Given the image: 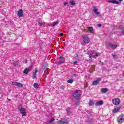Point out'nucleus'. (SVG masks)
<instances>
[{
    "label": "nucleus",
    "mask_w": 124,
    "mask_h": 124,
    "mask_svg": "<svg viewBox=\"0 0 124 124\" xmlns=\"http://www.w3.org/2000/svg\"><path fill=\"white\" fill-rule=\"evenodd\" d=\"M86 113H87L88 117H89V116H90V117H91V116H92V112L87 111Z\"/></svg>",
    "instance_id": "32"
},
{
    "label": "nucleus",
    "mask_w": 124,
    "mask_h": 124,
    "mask_svg": "<svg viewBox=\"0 0 124 124\" xmlns=\"http://www.w3.org/2000/svg\"><path fill=\"white\" fill-rule=\"evenodd\" d=\"M19 110L20 112V113L22 114V117H26V109L21 108H19Z\"/></svg>",
    "instance_id": "7"
},
{
    "label": "nucleus",
    "mask_w": 124,
    "mask_h": 124,
    "mask_svg": "<svg viewBox=\"0 0 124 124\" xmlns=\"http://www.w3.org/2000/svg\"><path fill=\"white\" fill-rule=\"evenodd\" d=\"M111 55L113 57V60H117V59H118V55L115 54V53L112 54Z\"/></svg>",
    "instance_id": "21"
},
{
    "label": "nucleus",
    "mask_w": 124,
    "mask_h": 124,
    "mask_svg": "<svg viewBox=\"0 0 124 124\" xmlns=\"http://www.w3.org/2000/svg\"><path fill=\"white\" fill-rule=\"evenodd\" d=\"M73 76H74V77H76V75L75 74H74L73 75Z\"/></svg>",
    "instance_id": "39"
},
{
    "label": "nucleus",
    "mask_w": 124,
    "mask_h": 124,
    "mask_svg": "<svg viewBox=\"0 0 124 124\" xmlns=\"http://www.w3.org/2000/svg\"><path fill=\"white\" fill-rule=\"evenodd\" d=\"M59 24V22H54L52 23L51 24V27H55V26L58 25Z\"/></svg>",
    "instance_id": "25"
},
{
    "label": "nucleus",
    "mask_w": 124,
    "mask_h": 124,
    "mask_svg": "<svg viewBox=\"0 0 124 124\" xmlns=\"http://www.w3.org/2000/svg\"><path fill=\"white\" fill-rule=\"evenodd\" d=\"M13 85H15L16 86H17V87H20V88H23V84L21 83L18 82H13Z\"/></svg>",
    "instance_id": "12"
},
{
    "label": "nucleus",
    "mask_w": 124,
    "mask_h": 124,
    "mask_svg": "<svg viewBox=\"0 0 124 124\" xmlns=\"http://www.w3.org/2000/svg\"><path fill=\"white\" fill-rule=\"evenodd\" d=\"M43 69H47V68H48V64L45 63L44 64V66H43Z\"/></svg>",
    "instance_id": "22"
},
{
    "label": "nucleus",
    "mask_w": 124,
    "mask_h": 124,
    "mask_svg": "<svg viewBox=\"0 0 124 124\" xmlns=\"http://www.w3.org/2000/svg\"><path fill=\"white\" fill-rule=\"evenodd\" d=\"M89 31L90 32V33H93L94 30H93V28L91 27H88L87 28Z\"/></svg>",
    "instance_id": "16"
},
{
    "label": "nucleus",
    "mask_w": 124,
    "mask_h": 124,
    "mask_svg": "<svg viewBox=\"0 0 124 124\" xmlns=\"http://www.w3.org/2000/svg\"><path fill=\"white\" fill-rule=\"evenodd\" d=\"M94 103L93 102V100L89 101L90 106H92V105H94Z\"/></svg>",
    "instance_id": "29"
},
{
    "label": "nucleus",
    "mask_w": 124,
    "mask_h": 124,
    "mask_svg": "<svg viewBox=\"0 0 124 124\" xmlns=\"http://www.w3.org/2000/svg\"><path fill=\"white\" fill-rule=\"evenodd\" d=\"M112 102L114 105H119L121 103V99L119 98H115L112 99Z\"/></svg>",
    "instance_id": "4"
},
{
    "label": "nucleus",
    "mask_w": 124,
    "mask_h": 124,
    "mask_svg": "<svg viewBox=\"0 0 124 124\" xmlns=\"http://www.w3.org/2000/svg\"><path fill=\"white\" fill-rule=\"evenodd\" d=\"M23 10L22 9L19 10L17 13V17H18V18H21V17H23Z\"/></svg>",
    "instance_id": "9"
},
{
    "label": "nucleus",
    "mask_w": 124,
    "mask_h": 124,
    "mask_svg": "<svg viewBox=\"0 0 124 124\" xmlns=\"http://www.w3.org/2000/svg\"><path fill=\"white\" fill-rule=\"evenodd\" d=\"M69 3L71 5H75L76 4V3L74 0H70L69 1Z\"/></svg>",
    "instance_id": "18"
},
{
    "label": "nucleus",
    "mask_w": 124,
    "mask_h": 124,
    "mask_svg": "<svg viewBox=\"0 0 124 124\" xmlns=\"http://www.w3.org/2000/svg\"><path fill=\"white\" fill-rule=\"evenodd\" d=\"M98 27H101V24H98Z\"/></svg>",
    "instance_id": "37"
},
{
    "label": "nucleus",
    "mask_w": 124,
    "mask_h": 124,
    "mask_svg": "<svg viewBox=\"0 0 124 124\" xmlns=\"http://www.w3.org/2000/svg\"><path fill=\"white\" fill-rule=\"evenodd\" d=\"M121 109H122V107H119L118 108H116L113 110L112 112H113V113H117L119 111H120V110H121Z\"/></svg>",
    "instance_id": "15"
},
{
    "label": "nucleus",
    "mask_w": 124,
    "mask_h": 124,
    "mask_svg": "<svg viewBox=\"0 0 124 124\" xmlns=\"http://www.w3.org/2000/svg\"><path fill=\"white\" fill-rule=\"evenodd\" d=\"M74 64H76L77 63V61H75L74 62Z\"/></svg>",
    "instance_id": "36"
},
{
    "label": "nucleus",
    "mask_w": 124,
    "mask_h": 124,
    "mask_svg": "<svg viewBox=\"0 0 124 124\" xmlns=\"http://www.w3.org/2000/svg\"><path fill=\"white\" fill-rule=\"evenodd\" d=\"M100 56V53L96 52L95 51H91L89 55V58H93V59H96L97 57Z\"/></svg>",
    "instance_id": "2"
},
{
    "label": "nucleus",
    "mask_w": 124,
    "mask_h": 124,
    "mask_svg": "<svg viewBox=\"0 0 124 124\" xmlns=\"http://www.w3.org/2000/svg\"><path fill=\"white\" fill-rule=\"evenodd\" d=\"M65 62V60H62V61H59L57 62V64H61V63H63Z\"/></svg>",
    "instance_id": "31"
},
{
    "label": "nucleus",
    "mask_w": 124,
    "mask_h": 124,
    "mask_svg": "<svg viewBox=\"0 0 124 124\" xmlns=\"http://www.w3.org/2000/svg\"><path fill=\"white\" fill-rule=\"evenodd\" d=\"M81 95L82 92H81V91L76 90L74 92L73 96H74V97L75 98H76L77 99H79V97H80V96H81Z\"/></svg>",
    "instance_id": "3"
},
{
    "label": "nucleus",
    "mask_w": 124,
    "mask_h": 124,
    "mask_svg": "<svg viewBox=\"0 0 124 124\" xmlns=\"http://www.w3.org/2000/svg\"><path fill=\"white\" fill-rule=\"evenodd\" d=\"M80 105V100H78V101L74 104L75 107H77Z\"/></svg>",
    "instance_id": "23"
},
{
    "label": "nucleus",
    "mask_w": 124,
    "mask_h": 124,
    "mask_svg": "<svg viewBox=\"0 0 124 124\" xmlns=\"http://www.w3.org/2000/svg\"><path fill=\"white\" fill-rule=\"evenodd\" d=\"M68 2H65V3H64V6H65V5H66V4H68Z\"/></svg>",
    "instance_id": "35"
},
{
    "label": "nucleus",
    "mask_w": 124,
    "mask_h": 124,
    "mask_svg": "<svg viewBox=\"0 0 124 124\" xmlns=\"http://www.w3.org/2000/svg\"><path fill=\"white\" fill-rule=\"evenodd\" d=\"M119 1H123V0H118Z\"/></svg>",
    "instance_id": "40"
},
{
    "label": "nucleus",
    "mask_w": 124,
    "mask_h": 124,
    "mask_svg": "<svg viewBox=\"0 0 124 124\" xmlns=\"http://www.w3.org/2000/svg\"><path fill=\"white\" fill-rule=\"evenodd\" d=\"M117 47H118V45L117 44H113V43H109L108 45V47L112 49V50H115V49H116V48H117Z\"/></svg>",
    "instance_id": "5"
},
{
    "label": "nucleus",
    "mask_w": 124,
    "mask_h": 124,
    "mask_svg": "<svg viewBox=\"0 0 124 124\" xmlns=\"http://www.w3.org/2000/svg\"><path fill=\"white\" fill-rule=\"evenodd\" d=\"M60 60H64V57H62V56H60L59 57Z\"/></svg>",
    "instance_id": "33"
},
{
    "label": "nucleus",
    "mask_w": 124,
    "mask_h": 124,
    "mask_svg": "<svg viewBox=\"0 0 124 124\" xmlns=\"http://www.w3.org/2000/svg\"><path fill=\"white\" fill-rule=\"evenodd\" d=\"M46 75H48V72H46Z\"/></svg>",
    "instance_id": "38"
},
{
    "label": "nucleus",
    "mask_w": 124,
    "mask_h": 124,
    "mask_svg": "<svg viewBox=\"0 0 124 124\" xmlns=\"http://www.w3.org/2000/svg\"><path fill=\"white\" fill-rule=\"evenodd\" d=\"M38 25H40V26H42L43 27H44L45 26V23L39 22Z\"/></svg>",
    "instance_id": "30"
},
{
    "label": "nucleus",
    "mask_w": 124,
    "mask_h": 124,
    "mask_svg": "<svg viewBox=\"0 0 124 124\" xmlns=\"http://www.w3.org/2000/svg\"><path fill=\"white\" fill-rule=\"evenodd\" d=\"M54 121H55V119H54L53 118H51L49 122V124H54V123L53 122Z\"/></svg>",
    "instance_id": "26"
},
{
    "label": "nucleus",
    "mask_w": 124,
    "mask_h": 124,
    "mask_svg": "<svg viewBox=\"0 0 124 124\" xmlns=\"http://www.w3.org/2000/svg\"><path fill=\"white\" fill-rule=\"evenodd\" d=\"M73 79L71 78L67 80V83L69 84H72V83H73Z\"/></svg>",
    "instance_id": "27"
},
{
    "label": "nucleus",
    "mask_w": 124,
    "mask_h": 124,
    "mask_svg": "<svg viewBox=\"0 0 124 124\" xmlns=\"http://www.w3.org/2000/svg\"><path fill=\"white\" fill-rule=\"evenodd\" d=\"M66 111L67 112V114H70L71 113H72V111H71V108H68L66 109Z\"/></svg>",
    "instance_id": "20"
},
{
    "label": "nucleus",
    "mask_w": 124,
    "mask_h": 124,
    "mask_svg": "<svg viewBox=\"0 0 124 124\" xmlns=\"http://www.w3.org/2000/svg\"><path fill=\"white\" fill-rule=\"evenodd\" d=\"M60 36H63V33H60Z\"/></svg>",
    "instance_id": "34"
},
{
    "label": "nucleus",
    "mask_w": 124,
    "mask_h": 124,
    "mask_svg": "<svg viewBox=\"0 0 124 124\" xmlns=\"http://www.w3.org/2000/svg\"><path fill=\"white\" fill-rule=\"evenodd\" d=\"M82 42H81L82 45L85 46L86 44H88V43H90V38L86 34H83L81 36Z\"/></svg>",
    "instance_id": "1"
},
{
    "label": "nucleus",
    "mask_w": 124,
    "mask_h": 124,
    "mask_svg": "<svg viewBox=\"0 0 124 124\" xmlns=\"http://www.w3.org/2000/svg\"><path fill=\"white\" fill-rule=\"evenodd\" d=\"M93 11L94 12V13H95V14H96V15H99V14H100V13H99V12H98V9L96 8V7H93Z\"/></svg>",
    "instance_id": "11"
},
{
    "label": "nucleus",
    "mask_w": 124,
    "mask_h": 124,
    "mask_svg": "<svg viewBox=\"0 0 124 124\" xmlns=\"http://www.w3.org/2000/svg\"><path fill=\"white\" fill-rule=\"evenodd\" d=\"M103 105V101L100 100L96 102L95 105V106H100L101 105Z\"/></svg>",
    "instance_id": "14"
},
{
    "label": "nucleus",
    "mask_w": 124,
    "mask_h": 124,
    "mask_svg": "<svg viewBox=\"0 0 124 124\" xmlns=\"http://www.w3.org/2000/svg\"><path fill=\"white\" fill-rule=\"evenodd\" d=\"M124 115L121 114L120 115L117 119V121L119 124H123V122H124Z\"/></svg>",
    "instance_id": "6"
},
{
    "label": "nucleus",
    "mask_w": 124,
    "mask_h": 124,
    "mask_svg": "<svg viewBox=\"0 0 124 124\" xmlns=\"http://www.w3.org/2000/svg\"><path fill=\"white\" fill-rule=\"evenodd\" d=\"M108 2L113 3V4H119V2L116 0H108Z\"/></svg>",
    "instance_id": "13"
},
{
    "label": "nucleus",
    "mask_w": 124,
    "mask_h": 124,
    "mask_svg": "<svg viewBox=\"0 0 124 124\" xmlns=\"http://www.w3.org/2000/svg\"><path fill=\"white\" fill-rule=\"evenodd\" d=\"M38 72V69H37V68H36L35 69V70L34 72H33L32 75V79H36L37 76L36 75V73Z\"/></svg>",
    "instance_id": "8"
},
{
    "label": "nucleus",
    "mask_w": 124,
    "mask_h": 124,
    "mask_svg": "<svg viewBox=\"0 0 124 124\" xmlns=\"http://www.w3.org/2000/svg\"><path fill=\"white\" fill-rule=\"evenodd\" d=\"M119 29H120V30H122L123 32V34H124V27L123 25H121L119 27Z\"/></svg>",
    "instance_id": "28"
},
{
    "label": "nucleus",
    "mask_w": 124,
    "mask_h": 124,
    "mask_svg": "<svg viewBox=\"0 0 124 124\" xmlns=\"http://www.w3.org/2000/svg\"><path fill=\"white\" fill-rule=\"evenodd\" d=\"M29 71H30V69H29V68H26L23 70V73L24 74H28L29 73Z\"/></svg>",
    "instance_id": "17"
},
{
    "label": "nucleus",
    "mask_w": 124,
    "mask_h": 124,
    "mask_svg": "<svg viewBox=\"0 0 124 124\" xmlns=\"http://www.w3.org/2000/svg\"><path fill=\"white\" fill-rule=\"evenodd\" d=\"M101 80V79L100 78H99L96 80L94 81L93 82L92 85H93V86H96V85H98V84H99V81Z\"/></svg>",
    "instance_id": "10"
},
{
    "label": "nucleus",
    "mask_w": 124,
    "mask_h": 124,
    "mask_svg": "<svg viewBox=\"0 0 124 124\" xmlns=\"http://www.w3.org/2000/svg\"><path fill=\"white\" fill-rule=\"evenodd\" d=\"M101 91L102 93H107V92H108V88H102Z\"/></svg>",
    "instance_id": "19"
},
{
    "label": "nucleus",
    "mask_w": 124,
    "mask_h": 124,
    "mask_svg": "<svg viewBox=\"0 0 124 124\" xmlns=\"http://www.w3.org/2000/svg\"><path fill=\"white\" fill-rule=\"evenodd\" d=\"M33 87L35 88V89H38V88H39V85L38 83H35L33 84Z\"/></svg>",
    "instance_id": "24"
}]
</instances>
